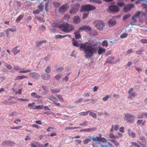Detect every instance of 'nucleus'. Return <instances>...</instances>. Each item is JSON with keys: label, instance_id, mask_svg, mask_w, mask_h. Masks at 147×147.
Wrapping results in <instances>:
<instances>
[{"label": "nucleus", "instance_id": "nucleus-1", "mask_svg": "<svg viewBox=\"0 0 147 147\" xmlns=\"http://www.w3.org/2000/svg\"><path fill=\"white\" fill-rule=\"evenodd\" d=\"M81 42L80 40H76L74 38L72 39L73 45L77 47L80 46V48L82 49L85 53L86 58L90 59L94 54L97 52L98 49L95 47L97 45V43H92L90 45H88L87 43L83 44Z\"/></svg>", "mask_w": 147, "mask_h": 147}, {"label": "nucleus", "instance_id": "nucleus-2", "mask_svg": "<svg viewBox=\"0 0 147 147\" xmlns=\"http://www.w3.org/2000/svg\"><path fill=\"white\" fill-rule=\"evenodd\" d=\"M74 29V27L72 24H69L67 22L62 24L61 30L63 32L69 33Z\"/></svg>", "mask_w": 147, "mask_h": 147}, {"label": "nucleus", "instance_id": "nucleus-3", "mask_svg": "<svg viewBox=\"0 0 147 147\" xmlns=\"http://www.w3.org/2000/svg\"><path fill=\"white\" fill-rule=\"evenodd\" d=\"M93 24L97 29L101 31L103 29L105 26V23L100 20H97L93 22Z\"/></svg>", "mask_w": 147, "mask_h": 147}, {"label": "nucleus", "instance_id": "nucleus-4", "mask_svg": "<svg viewBox=\"0 0 147 147\" xmlns=\"http://www.w3.org/2000/svg\"><path fill=\"white\" fill-rule=\"evenodd\" d=\"M96 7L90 4L83 5L80 10V12H88L96 9Z\"/></svg>", "mask_w": 147, "mask_h": 147}, {"label": "nucleus", "instance_id": "nucleus-5", "mask_svg": "<svg viewBox=\"0 0 147 147\" xmlns=\"http://www.w3.org/2000/svg\"><path fill=\"white\" fill-rule=\"evenodd\" d=\"M73 7L70 10L69 13L71 14L74 15L78 11L80 7V5L78 3H75L72 5Z\"/></svg>", "mask_w": 147, "mask_h": 147}, {"label": "nucleus", "instance_id": "nucleus-6", "mask_svg": "<svg viewBox=\"0 0 147 147\" xmlns=\"http://www.w3.org/2000/svg\"><path fill=\"white\" fill-rule=\"evenodd\" d=\"M140 12L138 11L136 12L132 16L130 24L131 25H135V24L137 22L138 19L140 18Z\"/></svg>", "mask_w": 147, "mask_h": 147}, {"label": "nucleus", "instance_id": "nucleus-7", "mask_svg": "<svg viewBox=\"0 0 147 147\" xmlns=\"http://www.w3.org/2000/svg\"><path fill=\"white\" fill-rule=\"evenodd\" d=\"M125 117L126 118L127 121L129 123H132L134 121L135 119V117L129 113H127L125 115Z\"/></svg>", "mask_w": 147, "mask_h": 147}, {"label": "nucleus", "instance_id": "nucleus-8", "mask_svg": "<svg viewBox=\"0 0 147 147\" xmlns=\"http://www.w3.org/2000/svg\"><path fill=\"white\" fill-rule=\"evenodd\" d=\"M108 9L113 12H117L119 10V7L115 5H111L108 6Z\"/></svg>", "mask_w": 147, "mask_h": 147}, {"label": "nucleus", "instance_id": "nucleus-9", "mask_svg": "<svg viewBox=\"0 0 147 147\" xmlns=\"http://www.w3.org/2000/svg\"><path fill=\"white\" fill-rule=\"evenodd\" d=\"M134 7L133 4H129L127 5L124 6L123 8V11L125 12H127L129 11L131 8Z\"/></svg>", "mask_w": 147, "mask_h": 147}, {"label": "nucleus", "instance_id": "nucleus-10", "mask_svg": "<svg viewBox=\"0 0 147 147\" xmlns=\"http://www.w3.org/2000/svg\"><path fill=\"white\" fill-rule=\"evenodd\" d=\"M68 8L69 6L67 4L63 5L59 9V12L62 13H64L68 9Z\"/></svg>", "mask_w": 147, "mask_h": 147}, {"label": "nucleus", "instance_id": "nucleus-11", "mask_svg": "<svg viewBox=\"0 0 147 147\" xmlns=\"http://www.w3.org/2000/svg\"><path fill=\"white\" fill-rule=\"evenodd\" d=\"M28 74L31 77L35 79H38L40 77L39 74L35 72H31L29 73Z\"/></svg>", "mask_w": 147, "mask_h": 147}, {"label": "nucleus", "instance_id": "nucleus-12", "mask_svg": "<svg viewBox=\"0 0 147 147\" xmlns=\"http://www.w3.org/2000/svg\"><path fill=\"white\" fill-rule=\"evenodd\" d=\"M101 135L100 134L99 136H96L95 138H92L89 136L90 138H91L92 139V141L94 142H95L97 144H100L99 142L100 141V138L101 137Z\"/></svg>", "mask_w": 147, "mask_h": 147}, {"label": "nucleus", "instance_id": "nucleus-13", "mask_svg": "<svg viewBox=\"0 0 147 147\" xmlns=\"http://www.w3.org/2000/svg\"><path fill=\"white\" fill-rule=\"evenodd\" d=\"M116 23V22L115 19L113 18L109 20L108 22V24L110 26H113Z\"/></svg>", "mask_w": 147, "mask_h": 147}, {"label": "nucleus", "instance_id": "nucleus-14", "mask_svg": "<svg viewBox=\"0 0 147 147\" xmlns=\"http://www.w3.org/2000/svg\"><path fill=\"white\" fill-rule=\"evenodd\" d=\"M18 46H17L13 47L11 51V52L13 53V54L14 55H16L18 53L20 52V49H18L17 48Z\"/></svg>", "mask_w": 147, "mask_h": 147}, {"label": "nucleus", "instance_id": "nucleus-15", "mask_svg": "<svg viewBox=\"0 0 147 147\" xmlns=\"http://www.w3.org/2000/svg\"><path fill=\"white\" fill-rule=\"evenodd\" d=\"M128 134L130 137L132 138H134L136 136V133L133 132H132L130 129H129L127 131Z\"/></svg>", "mask_w": 147, "mask_h": 147}, {"label": "nucleus", "instance_id": "nucleus-16", "mask_svg": "<svg viewBox=\"0 0 147 147\" xmlns=\"http://www.w3.org/2000/svg\"><path fill=\"white\" fill-rule=\"evenodd\" d=\"M81 20L80 17L78 16H75L73 18V21L75 23L77 24L79 23Z\"/></svg>", "mask_w": 147, "mask_h": 147}, {"label": "nucleus", "instance_id": "nucleus-17", "mask_svg": "<svg viewBox=\"0 0 147 147\" xmlns=\"http://www.w3.org/2000/svg\"><path fill=\"white\" fill-rule=\"evenodd\" d=\"M62 24H60V22H55L52 24L53 27H58L61 30L62 28Z\"/></svg>", "mask_w": 147, "mask_h": 147}, {"label": "nucleus", "instance_id": "nucleus-18", "mask_svg": "<svg viewBox=\"0 0 147 147\" xmlns=\"http://www.w3.org/2000/svg\"><path fill=\"white\" fill-rule=\"evenodd\" d=\"M98 48L99 49L98 51V55H101L105 52V49L102 48L100 47H99Z\"/></svg>", "mask_w": 147, "mask_h": 147}, {"label": "nucleus", "instance_id": "nucleus-19", "mask_svg": "<svg viewBox=\"0 0 147 147\" xmlns=\"http://www.w3.org/2000/svg\"><path fill=\"white\" fill-rule=\"evenodd\" d=\"M79 29L82 30H84L86 31H90L91 30V27L87 25H84L82 26L81 28L80 27Z\"/></svg>", "mask_w": 147, "mask_h": 147}, {"label": "nucleus", "instance_id": "nucleus-20", "mask_svg": "<svg viewBox=\"0 0 147 147\" xmlns=\"http://www.w3.org/2000/svg\"><path fill=\"white\" fill-rule=\"evenodd\" d=\"M41 77L43 80H46L49 79L50 75L48 74H43L42 75Z\"/></svg>", "mask_w": 147, "mask_h": 147}, {"label": "nucleus", "instance_id": "nucleus-21", "mask_svg": "<svg viewBox=\"0 0 147 147\" xmlns=\"http://www.w3.org/2000/svg\"><path fill=\"white\" fill-rule=\"evenodd\" d=\"M3 144H7L10 145L11 146H12L14 145L15 144V143L11 141H5L3 142L2 143Z\"/></svg>", "mask_w": 147, "mask_h": 147}, {"label": "nucleus", "instance_id": "nucleus-22", "mask_svg": "<svg viewBox=\"0 0 147 147\" xmlns=\"http://www.w3.org/2000/svg\"><path fill=\"white\" fill-rule=\"evenodd\" d=\"M28 77L24 75L18 76L15 79V80H20L24 78H27Z\"/></svg>", "mask_w": 147, "mask_h": 147}, {"label": "nucleus", "instance_id": "nucleus-23", "mask_svg": "<svg viewBox=\"0 0 147 147\" xmlns=\"http://www.w3.org/2000/svg\"><path fill=\"white\" fill-rule=\"evenodd\" d=\"M47 98L54 102L58 100L56 97L53 96H49Z\"/></svg>", "mask_w": 147, "mask_h": 147}, {"label": "nucleus", "instance_id": "nucleus-24", "mask_svg": "<svg viewBox=\"0 0 147 147\" xmlns=\"http://www.w3.org/2000/svg\"><path fill=\"white\" fill-rule=\"evenodd\" d=\"M124 1V0H118L117 5L120 7L123 6L125 5Z\"/></svg>", "mask_w": 147, "mask_h": 147}, {"label": "nucleus", "instance_id": "nucleus-25", "mask_svg": "<svg viewBox=\"0 0 147 147\" xmlns=\"http://www.w3.org/2000/svg\"><path fill=\"white\" fill-rule=\"evenodd\" d=\"M31 95L32 97L35 98H39L42 97L41 96L35 92L32 93L31 94Z\"/></svg>", "mask_w": 147, "mask_h": 147}, {"label": "nucleus", "instance_id": "nucleus-26", "mask_svg": "<svg viewBox=\"0 0 147 147\" xmlns=\"http://www.w3.org/2000/svg\"><path fill=\"white\" fill-rule=\"evenodd\" d=\"M60 90L59 89L56 88L51 89V92L53 94H55L58 93L59 92Z\"/></svg>", "mask_w": 147, "mask_h": 147}, {"label": "nucleus", "instance_id": "nucleus-27", "mask_svg": "<svg viewBox=\"0 0 147 147\" xmlns=\"http://www.w3.org/2000/svg\"><path fill=\"white\" fill-rule=\"evenodd\" d=\"M90 2L94 3H96L98 4H101L102 1L100 0H90Z\"/></svg>", "mask_w": 147, "mask_h": 147}, {"label": "nucleus", "instance_id": "nucleus-28", "mask_svg": "<svg viewBox=\"0 0 147 147\" xmlns=\"http://www.w3.org/2000/svg\"><path fill=\"white\" fill-rule=\"evenodd\" d=\"M89 115L92 117L96 119L97 118L96 114L92 112H90L89 113Z\"/></svg>", "mask_w": 147, "mask_h": 147}, {"label": "nucleus", "instance_id": "nucleus-29", "mask_svg": "<svg viewBox=\"0 0 147 147\" xmlns=\"http://www.w3.org/2000/svg\"><path fill=\"white\" fill-rule=\"evenodd\" d=\"M44 5L43 4L41 3L40 5H38V8L40 10V11H42L44 9Z\"/></svg>", "mask_w": 147, "mask_h": 147}, {"label": "nucleus", "instance_id": "nucleus-30", "mask_svg": "<svg viewBox=\"0 0 147 147\" xmlns=\"http://www.w3.org/2000/svg\"><path fill=\"white\" fill-rule=\"evenodd\" d=\"M109 137L111 139H118L119 138V137L118 136H115L113 135V134H110L109 135Z\"/></svg>", "mask_w": 147, "mask_h": 147}, {"label": "nucleus", "instance_id": "nucleus-31", "mask_svg": "<svg viewBox=\"0 0 147 147\" xmlns=\"http://www.w3.org/2000/svg\"><path fill=\"white\" fill-rule=\"evenodd\" d=\"M128 34L125 33H123L120 35V37L121 38H125L128 36Z\"/></svg>", "mask_w": 147, "mask_h": 147}, {"label": "nucleus", "instance_id": "nucleus-32", "mask_svg": "<svg viewBox=\"0 0 147 147\" xmlns=\"http://www.w3.org/2000/svg\"><path fill=\"white\" fill-rule=\"evenodd\" d=\"M53 5L55 7L58 8L60 5L61 3H60L55 2L53 3Z\"/></svg>", "mask_w": 147, "mask_h": 147}, {"label": "nucleus", "instance_id": "nucleus-33", "mask_svg": "<svg viewBox=\"0 0 147 147\" xmlns=\"http://www.w3.org/2000/svg\"><path fill=\"white\" fill-rule=\"evenodd\" d=\"M90 111H86V112H82L80 113L79 114L80 115H82V116H84V115H87L89 112Z\"/></svg>", "mask_w": 147, "mask_h": 147}, {"label": "nucleus", "instance_id": "nucleus-34", "mask_svg": "<svg viewBox=\"0 0 147 147\" xmlns=\"http://www.w3.org/2000/svg\"><path fill=\"white\" fill-rule=\"evenodd\" d=\"M102 46L105 47H107L108 46V43L106 40H104L102 43Z\"/></svg>", "mask_w": 147, "mask_h": 147}, {"label": "nucleus", "instance_id": "nucleus-35", "mask_svg": "<svg viewBox=\"0 0 147 147\" xmlns=\"http://www.w3.org/2000/svg\"><path fill=\"white\" fill-rule=\"evenodd\" d=\"M43 90L45 91V94H47L48 92V88L47 86H42Z\"/></svg>", "mask_w": 147, "mask_h": 147}, {"label": "nucleus", "instance_id": "nucleus-36", "mask_svg": "<svg viewBox=\"0 0 147 147\" xmlns=\"http://www.w3.org/2000/svg\"><path fill=\"white\" fill-rule=\"evenodd\" d=\"M110 141L112 142L113 144L116 146H118L119 145V143L117 142V141L115 140H110Z\"/></svg>", "mask_w": 147, "mask_h": 147}, {"label": "nucleus", "instance_id": "nucleus-37", "mask_svg": "<svg viewBox=\"0 0 147 147\" xmlns=\"http://www.w3.org/2000/svg\"><path fill=\"white\" fill-rule=\"evenodd\" d=\"M5 65V67L9 70H11L13 68V67L11 65L8 64L7 63H6Z\"/></svg>", "mask_w": 147, "mask_h": 147}, {"label": "nucleus", "instance_id": "nucleus-38", "mask_svg": "<svg viewBox=\"0 0 147 147\" xmlns=\"http://www.w3.org/2000/svg\"><path fill=\"white\" fill-rule=\"evenodd\" d=\"M139 138L140 140H141L142 142H144L145 144L146 143V141L145 138L143 136H140Z\"/></svg>", "mask_w": 147, "mask_h": 147}, {"label": "nucleus", "instance_id": "nucleus-39", "mask_svg": "<svg viewBox=\"0 0 147 147\" xmlns=\"http://www.w3.org/2000/svg\"><path fill=\"white\" fill-rule=\"evenodd\" d=\"M131 15L130 14L128 13L127 14L125 15L123 17V20H126V19L128 18Z\"/></svg>", "mask_w": 147, "mask_h": 147}, {"label": "nucleus", "instance_id": "nucleus-40", "mask_svg": "<svg viewBox=\"0 0 147 147\" xmlns=\"http://www.w3.org/2000/svg\"><path fill=\"white\" fill-rule=\"evenodd\" d=\"M23 16L20 15L18 16L17 19L16 20V22H19L23 18Z\"/></svg>", "mask_w": 147, "mask_h": 147}, {"label": "nucleus", "instance_id": "nucleus-41", "mask_svg": "<svg viewBox=\"0 0 147 147\" xmlns=\"http://www.w3.org/2000/svg\"><path fill=\"white\" fill-rule=\"evenodd\" d=\"M143 50L142 48L136 51V53L138 55H141L142 54Z\"/></svg>", "mask_w": 147, "mask_h": 147}, {"label": "nucleus", "instance_id": "nucleus-42", "mask_svg": "<svg viewBox=\"0 0 147 147\" xmlns=\"http://www.w3.org/2000/svg\"><path fill=\"white\" fill-rule=\"evenodd\" d=\"M55 39L57 38H64V35H62L60 34H58L57 35H56L55 37Z\"/></svg>", "mask_w": 147, "mask_h": 147}, {"label": "nucleus", "instance_id": "nucleus-43", "mask_svg": "<svg viewBox=\"0 0 147 147\" xmlns=\"http://www.w3.org/2000/svg\"><path fill=\"white\" fill-rule=\"evenodd\" d=\"M75 36L76 38L79 39L80 38L81 36L80 34H78L77 32H74Z\"/></svg>", "mask_w": 147, "mask_h": 147}, {"label": "nucleus", "instance_id": "nucleus-44", "mask_svg": "<svg viewBox=\"0 0 147 147\" xmlns=\"http://www.w3.org/2000/svg\"><path fill=\"white\" fill-rule=\"evenodd\" d=\"M144 113H140L138 114V116L137 118L138 119L144 118Z\"/></svg>", "mask_w": 147, "mask_h": 147}, {"label": "nucleus", "instance_id": "nucleus-45", "mask_svg": "<svg viewBox=\"0 0 147 147\" xmlns=\"http://www.w3.org/2000/svg\"><path fill=\"white\" fill-rule=\"evenodd\" d=\"M64 19L66 21H68L70 19V16L68 14H66L64 16Z\"/></svg>", "mask_w": 147, "mask_h": 147}, {"label": "nucleus", "instance_id": "nucleus-46", "mask_svg": "<svg viewBox=\"0 0 147 147\" xmlns=\"http://www.w3.org/2000/svg\"><path fill=\"white\" fill-rule=\"evenodd\" d=\"M61 77V76L60 74H57L55 78L57 80H59Z\"/></svg>", "mask_w": 147, "mask_h": 147}, {"label": "nucleus", "instance_id": "nucleus-47", "mask_svg": "<svg viewBox=\"0 0 147 147\" xmlns=\"http://www.w3.org/2000/svg\"><path fill=\"white\" fill-rule=\"evenodd\" d=\"M31 71V70L30 69H27L25 70H21L20 71H19V73H26L28 72H30Z\"/></svg>", "mask_w": 147, "mask_h": 147}, {"label": "nucleus", "instance_id": "nucleus-48", "mask_svg": "<svg viewBox=\"0 0 147 147\" xmlns=\"http://www.w3.org/2000/svg\"><path fill=\"white\" fill-rule=\"evenodd\" d=\"M13 69L15 71H18L20 69V67L18 65H14Z\"/></svg>", "mask_w": 147, "mask_h": 147}, {"label": "nucleus", "instance_id": "nucleus-49", "mask_svg": "<svg viewBox=\"0 0 147 147\" xmlns=\"http://www.w3.org/2000/svg\"><path fill=\"white\" fill-rule=\"evenodd\" d=\"M90 138V139H86L84 140V144H87L88 142H90L91 141V139Z\"/></svg>", "mask_w": 147, "mask_h": 147}, {"label": "nucleus", "instance_id": "nucleus-50", "mask_svg": "<svg viewBox=\"0 0 147 147\" xmlns=\"http://www.w3.org/2000/svg\"><path fill=\"white\" fill-rule=\"evenodd\" d=\"M6 34V37L7 38H9V31L7 29L5 30H4Z\"/></svg>", "mask_w": 147, "mask_h": 147}, {"label": "nucleus", "instance_id": "nucleus-51", "mask_svg": "<svg viewBox=\"0 0 147 147\" xmlns=\"http://www.w3.org/2000/svg\"><path fill=\"white\" fill-rule=\"evenodd\" d=\"M89 13H84L83 14V16L82 17V19H84L86 18L89 15Z\"/></svg>", "mask_w": 147, "mask_h": 147}, {"label": "nucleus", "instance_id": "nucleus-52", "mask_svg": "<svg viewBox=\"0 0 147 147\" xmlns=\"http://www.w3.org/2000/svg\"><path fill=\"white\" fill-rule=\"evenodd\" d=\"M57 97L59 98V100L61 102H63V99L61 95L57 94Z\"/></svg>", "mask_w": 147, "mask_h": 147}, {"label": "nucleus", "instance_id": "nucleus-53", "mask_svg": "<svg viewBox=\"0 0 147 147\" xmlns=\"http://www.w3.org/2000/svg\"><path fill=\"white\" fill-rule=\"evenodd\" d=\"M43 106L42 105H40L38 106H35V108L34 109H41L43 108Z\"/></svg>", "mask_w": 147, "mask_h": 147}, {"label": "nucleus", "instance_id": "nucleus-54", "mask_svg": "<svg viewBox=\"0 0 147 147\" xmlns=\"http://www.w3.org/2000/svg\"><path fill=\"white\" fill-rule=\"evenodd\" d=\"M83 99L82 98H79L78 100H75L74 102L75 104H78L79 102H80L82 101Z\"/></svg>", "mask_w": 147, "mask_h": 147}, {"label": "nucleus", "instance_id": "nucleus-55", "mask_svg": "<svg viewBox=\"0 0 147 147\" xmlns=\"http://www.w3.org/2000/svg\"><path fill=\"white\" fill-rule=\"evenodd\" d=\"M114 59V57H110L107 59V62L109 63H110V60H113Z\"/></svg>", "mask_w": 147, "mask_h": 147}, {"label": "nucleus", "instance_id": "nucleus-56", "mask_svg": "<svg viewBox=\"0 0 147 147\" xmlns=\"http://www.w3.org/2000/svg\"><path fill=\"white\" fill-rule=\"evenodd\" d=\"M119 127V126L118 125H116L115 126L113 127V129L115 131H117Z\"/></svg>", "mask_w": 147, "mask_h": 147}, {"label": "nucleus", "instance_id": "nucleus-57", "mask_svg": "<svg viewBox=\"0 0 147 147\" xmlns=\"http://www.w3.org/2000/svg\"><path fill=\"white\" fill-rule=\"evenodd\" d=\"M8 30L11 32H13L16 31V29L15 28H9L7 29Z\"/></svg>", "mask_w": 147, "mask_h": 147}, {"label": "nucleus", "instance_id": "nucleus-58", "mask_svg": "<svg viewBox=\"0 0 147 147\" xmlns=\"http://www.w3.org/2000/svg\"><path fill=\"white\" fill-rule=\"evenodd\" d=\"M109 96L107 95L103 98L102 100L104 101H107L109 98Z\"/></svg>", "mask_w": 147, "mask_h": 147}, {"label": "nucleus", "instance_id": "nucleus-59", "mask_svg": "<svg viewBox=\"0 0 147 147\" xmlns=\"http://www.w3.org/2000/svg\"><path fill=\"white\" fill-rule=\"evenodd\" d=\"M87 123L86 121H84L82 123H81L79 125L81 126H84L85 125H87Z\"/></svg>", "mask_w": 147, "mask_h": 147}, {"label": "nucleus", "instance_id": "nucleus-60", "mask_svg": "<svg viewBox=\"0 0 147 147\" xmlns=\"http://www.w3.org/2000/svg\"><path fill=\"white\" fill-rule=\"evenodd\" d=\"M17 113L16 111H13L11 113H10L9 115V116H13L14 115H16Z\"/></svg>", "mask_w": 147, "mask_h": 147}, {"label": "nucleus", "instance_id": "nucleus-61", "mask_svg": "<svg viewBox=\"0 0 147 147\" xmlns=\"http://www.w3.org/2000/svg\"><path fill=\"white\" fill-rule=\"evenodd\" d=\"M35 104V103L34 102H32L31 103H29L28 105V107H30V109L31 108L33 107L34 105Z\"/></svg>", "mask_w": 147, "mask_h": 147}, {"label": "nucleus", "instance_id": "nucleus-62", "mask_svg": "<svg viewBox=\"0 0 147 147\" xmlns=\"http://www.w3.org/2000/svg\"><path fill=\"white\" fill-rule=\"evenodd\" d=\"M45 71L47 73H49L51 71V69L50 67H49L47 66L46 69H45Z\"/></svg>", "mask_w": 147, "mask_h": 147}, {"label": "nucleus", "instance_id": "nucleus-63", "mask_svg": "<svg viewBox=\"0 0 147 147\" xmlns=\"http://www.w3.org/2000/svg\"><path fill=\"white\" fill-rule=\"evenodd\" d=\"M124 127L122 126L120 127L119 129V131L122 133H123L124 132Z\"/></svg>", "mask_w": 147, "mask_h": 147}, {"label": "nucleus", "instance_id": "nucleus-64", "mask_svg": "<svg viewBox=\"0 0 147 147\" xmlns=\"http://www.w3.org/2000/svg\"><path fill=\"white\" fill-rule=\"evenodd\" d=\"M141 42L143 43H147V40L145 39H141L140 40Z\"/></svg>", "mask_w": 147, "mask_h": 147}]
</instances>
